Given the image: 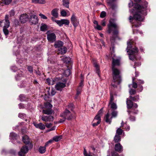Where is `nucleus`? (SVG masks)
Instances as JSON below:
<instances>
[{
    "label": "nucleus",
    "instance_id": "f257e3e1",
    "mask_svg": "<svg viewBox=\"0 0 156 156\" xmlns=\"http://www.w3.org/2000/svg\"><path fill=\"white\" fill-rule=\"evenodd\" d=\"M119 60L113 59L112 67L113 80L112 85L114 87H116L117 85L119 84L121 81L120 71L118 69L115 68V66H119Z\"/></svg>",
    "mask_w": 156,
    "mask_h": 156
},
{
    "label": "nucleus",
    "instance_id": "f03ea898",
    "mask_svg": "<svg viewBox=\"0 0 156 156\" xmlns=\"http://www.w3.org/2000/svg\"><path fill=\"white\" fill-rule=\"evenodd\" d=\"M148 3L146 1L144 2L142 4V5L136 3L134 6V8L136 10V14L134 15L133 18L136 20L140 21L143 20L144 18L141 16L139 13H140L144 15H146V10L147 7Z\"/></svg>",
    "mask_w": 156,
    "mask_h": 156
},
{
    "label": "nucleus",
    "instance_id": "7ed1b4c3",
    "mask_svg": "<svg viewBox=\"0 0 156 156\" xmlns=\"http://www.w3.org/2000/svg\"><path fill=\"white\" fill-rule=\"evenodd\" d=\"M133 41L132 40H129L127 41V47L126 51L129 55V59L133 60L136 58V55L138 52V49L137 47H135L132 48V45L133 44Z\"/></svg>",
    "mask_w": 156,
    "mask_h": 156
},
{
    "label": "nucleus",
    "instance_id": "20e7f679",
    "mask_svg": "<svg viewBox=\"0 0 156 156\" xmlns=\"http://www.w3.org/2000/svg\"><path fill=\"white\" fill-rule=\"evenodd\" d=\"M138 106L136 103H134L133 104L132 107L131 109L128 110L127 111L129 116V119L131 121H134L136 120L135 115L138 113L137 109H135L138 108Z\"/></svg>",
    "mask_w": 156,
    "mask_h": 156
},
{
    "label": "nucleus",
    "instance_id": "39448f33",
    "mask_svg": "<svg viewBox=\"0 0 156 156\" xmlns=\"http://www.w3.org/2000/svg\"><path fill=\"white\" fill-rule=\"evenodd\" d=\"M108 27V32L109 34H110L112 31L113 32L114 35H117L118 34V31L117 30L118 27L115 23L109 21Z\"/></svg>",
    "mask_w": 156,
    "mask_h": 156
},
{
    "label": "nucleus",
    "instance_id": "423d86ee",
    "mask_svg": "<svg viewBox=\"0 0 156 156\" xmlns=\"http://www.w3.org/2000/svg\"><path fill=\"white\" fill-rule=\"evenodd\" d=\"M102 110L101 109L95 116L92 122V125L94 127L98 126L101 122V117L102 115Z\"/></svg>",
    "mask_w": 156,
    "mask_h": 156
},
{
    "label": "nucleus",
    "instance_id": "0eeeda50",
    "mask_svg": "<svg viewBox=\"0 0 156 156\" xmlns=\"http://www.w3.org/2000/svg\"><path fill=\"white\" fill-rule=\"evenodd\" d=\"M44 106L45 108L42 110L43 113L48 115L52 114L53 112L51 109L52 107V105L50 103L47 102L45 103Z\"/></svg>",
    "mask_w": 156,
    "mask_h": 156
},
{
    "label": "nucleus",
    "instance_id": "6e6552de",
    "mask_svg": "<svg viewBox=\"0 0 156 156\" xmlns=\"http://www.w3.org/2000/svg\"><path fill=\"white\" fill-rule=\"evenodd\" d=\"M113 95L112 94H110V97L109 101L108 103V106L111 109H109L110 110H116L117 108V105L115 103L113 102L114 100Z\"/></svg>",
    "mask_w": 156,
    "mask_h": 156
},
{
    "label": "nucleus",
    "instance_id": "1a4fd4ad",
    "mask_svg": "<svg viewBox=\"0 0 156 156\" xmlns=\"http://www.w3.org/2000/svg\"><path fill=\"white\" fill-rule=\"evenodd\" d=\"M60 116L68 120H70L73 118L72 113L67 109H66L65 111L60 114Z\"/></svg>",
    "mask_w": 156,
    "mask_h": 156
},
{
    "label": "nucleus",
    "instance_id": "9d476101",
    "mask_svg": "<svg viewBox=\"0 0 156 156\" xmlns=\"http://www.w3.org/2000/svg\"><path fill=\"white\" fill-rule=\"evenodd\" d=\"M49 31L47 32V38L48 41L51 42H53L56 40V36L54 33H48Z\"/></svg>",
    "mask_w": 156,
    "mask_h": 156
},
{
    "label": "nucleus",
    "instance_id": "9b49d317",
    "mask_svg": "<svg viewBox=\"0 0 156 156\" xmlns=\"http://www.w3.org/2000/svg\"><path fill=\"white\" fill-rule=\"evenodd\" d=\"M29 20L30 22L32 24H36L38 23V17L35 15H32L30 16Z\"/></svg>",
    "mask_w": 156,
    "mask_h": 156
},
{
    "label": "nucleus",
    "instance_id": "f8f14e48",
    "mask_svg": "<svg viewBox=\"0 0 156 156\" xmlns=\"http://www.w3.org/2000/svg\"><path fill=\"white\" fill-rule=\"evenodd\" d=\"M23 141L25 144H29L30 149H31L33 147V144L30 142L29 138L27 136L25 135L23 137Z\"/></svg>",
    "mask_w": 156,
    "mask_h": 156
},
{
    "label": "nucleus",
    "instance_id": "ddd939ff",
    "mask_svg": "<svg viewBox=\"0 0 156 156\" xmlns=\"http://www.w3.org/2000/svg\"><path fill=\"white\" fill-rule=\"evenodd\" d=\"M66 80H64V83L58 82L55 85V89L58 90H61L62 89L66 86Z\"/></svg>",
    "mask_w": 156,
    "mask_h": 156
},
{
    "label": "nucleus",
    "instance_id": "4468645a",
    "mask_svg": "<svg viewBox=\"0 0 156 156\" xmlns=\"http://www.w3.org/2000/svg\"><path fill=\"white\" fill-rule=\"evenodd\" d=\"M71 21L75 27L78 26L79 24V21L74 14L72 15L71 18Z\"/></svg>",
    "mask_w": 156,
    "mask_h": 156
},
{
    "label": "nucleus",
    "instance_id": "2eb2a0df",
    "mask_svg": "<svg viewBox=\"0 0 156 156\" xmlns=\"http://www.w3.org/2000/svg\"><path fill=\"white\" fill-rule=\"evenodd\" d=\"M2 23H4L3 27L9 28L10 26V22L9 20V16L8 15L5 16V20H2Z\"/></svg>",
    "mask_w": 156,
    "mask_h": 156
},
{
    "label": "nucleus",
    "instance_id": "dca6fc26",
    "mask_svg": "<svg viewBox=\"0 0 156 156\" xmlns=\"http://www.w3.org/2000/svg\"><path fill=\"white\" fill-rule=\"evenodd\" d=\"M29 150L28 147L24 146L21 148L20 151L19 152V155L20 156H24L25 154L27 153Z\"/></svg>",
    "mask_w": 156,
    "mask_h": 156
},
{
    "label": "nucleus",
    "instance_id": "f3484780",
    "mask_svg": "<svg viewBox=\"0 0 156 156\" xmlns=\"http://www.w3.org/2000/svg\"><path fill=\"white\" fill-rule=\"evenodd\" d=\"M41 119L44 122H50L53 120V117L51 115L45 116L43 115Z\"/></svg>",
    "mask_w": 156,
    "mask_h": 156
},
{
    "label": "nucleus",
    "instance_id": "a211bd4d",
    "mask_svg": "<svg viewBox=\"0 0 156 156\" xmlns=\"http://www.w3.org/2000/svg\"><path fill=\"white\" fill-rule=\"evenodd\" d=\"M114 148L115 151L120 153L123 151V147L120 143L116 144L115 145Z\"/></svg>",
    "mask_w": 156,
    "mask_h": 156
},
{
    "label": "nucleus",
    "instance_id": "6ab92c4d",
    "mask_svg": "<svg viewBox=\"0 0 156 156\" xmlns=\"http://www.w3.org/2000/svg\"><path fill=\"white\" fill-rule=\"evenodd\" d=\"M28 16L27 14H23L20 15V20L22 23H24L28 20Z\"/></svg>",
    "mask_w": 156,
    "mask_h": 156
},
{
    "label": "nucleus",
    "instance_id": "aec40b11",
    "mask_svg": "<svg viewBox=\"0 0 156 156\" xmlns=\"http://www.w3.org/2000/svg\"><path fill=\"white\" fill-rule=\"evenodd\" d=\"M110 110H108V113L105 116V119L106 122L108 123L109 124H110L112 122V118L111 117L110 118Z\"/></svg>",
    "mask_w": 156,
    "mask_h": 156
},
{
    "label": "nucleus",
    "instance_id": "412c9836",
    "mask_svg": "<svg viewBox=\"0 0 156 156\" xmlns=\"http://www.w3.org/2000/svg\"><path fill=\"white\" fill-rule=\"evenodd\" d=\"M59 9L55 8L52 10L51 12V15L55 18H57L58 17V11Z\"/></svg>",
    "mask_w": 156,
    "mask_h": 156
},
{
    "label": "nucleus",
    "instance_id": "4be33fe9",
    "mask_svg": "<svg viewBox=\"0 0 156 156\" xmlns=\"http://www.w3.org/2000/svg\"><path fill=\"white\" fill-rule=\"evenodd\" d=\"M34 124L36 127L39 128L41 130H43L45 129V126L42 123H40L38 124L34 123Z\"/></svg>",
    "mask_w": 156,
    "mask_h": 156
},
{
    "label": "nucleus",
    "instance_id": "5701e85b",
    "mask_svg": "<svg viewBox=\"0 0 156 156\" xmlns=\"http://www.w3.org/2000/svg\"><path fill=\"white\" fill-rule=\"evenodd\" d=\"M133 102L132 101L128 98L126 100L127 107L128 109H130L132 108L133 105Z\"/></svg>",
    "mask_w": 156,
    "mask_h": 156
},
{
    "label": "nucleus",
    "instance_id": "b1692460",
    "mask_svg": "<svg viewBox=\"0 0 156 156\" xmlns=\"http://www.w3.org/2000/svg\"><path fill=\"white\" fill-rule=\"evenodd\" d=\"M93 64L94 67H95L97 73L99 76V65L97 64V62L95 60H93Z\"/></svg>",
    "mask_w": 156,
    "mask_h": 156
},
{
    "label": "nucleus",
    "instance_id": "393cba45",
    "mask_svg": "<svg viewBox=\"0 0 156 156\" xmlns=\"http://www.w3.org/2000/svg\"><path fill=\"white\" fill-rule=\"evenodd\" d=\"M63 42L61 41H58L55 42L54 44V46L56 48H60L63 45Z\"/></svg>",
    "mask_w": 156,
    "mask_h": 156
},
{
    "label": "nucleus",
    "instance_id": "a878e982",
    "mask_svg": "<svg viewBox=\"0 0 156 156\" xmlns=\"http://www.w3.org/2000/svg\"><path fill=\"white\" fill-rule=\"evenodd\" d=\"M121 138L120 136L117 134H115L114 138L113 141L115 143H119V142L121 141Z\"/></svg>",
    "mask_w": 156,
    "mask_h": 156
},
{
    "label": "nucleus",
    "instance_id": "bb28decb",
    "mask_svg": "<svg viewBox=\"0 0 156 156\" xmlns=\"http://www.w3.org/2000/svg\"><path fill=\"white\" fill-rule=\"evenodd\" d=\"M62 5L65 7L69 8V0H62Z\"/></svg>",
    "mask_w": 156,
    "mask_h": 156
},
{
    "label": "nucleus",
    "instance_id": "cd10ccee",
    "mask_svg": "<svg viewBox=\"0 0 156 156\" xmlns=\"http://www.w3.org/2000/svg\"><path fill=\"white\" fill-rule=\"evenodd\" d=\"M32 2L35 4H44L46 3L45 0H32Z\"/></svg>",
    "mask_w": 156,
    "mask_h": 156
},
{
    "label": "nucleus",
    "instance_id": "c85d7f7f",
    "mask_svg": "<svg viewBox=\"0 0 156 156\" xmlns=\"http://www.w3.org/2000/svg\"><path fill=\"white\" fill-rule=\"evenodd\" d=\"M46 149L45 147L41 146L38 149V151L41 154H43L45 152Z\"/></svg>",
    "mask_w": 156,
    "mask_h": 156
},
{
    "label": "nucleus",
    "instance_id": "c756f323",
    "mask_svg": "<svg viewBox=\"0 0 156 156\" xmlns=\"http://www.w3.org/2000/svg\"><path fill=\"white\" fill-rule=\"evenodd\" d=\"M129 98L131 100L134 101H137L139 99V95H136L134 97H132V96H129Z\"/></svg>",
    "mask_w": 156,
    "mask_h": 156
},
{
    "label": "nucleus",
    "instance_id": "7c9ffc66",
    "mask_svg": "<svg viewBox=\"0 0 156 156\" xmlns=\"http://www.w3.org/2000/svg\"><path fill=\"white\" fill-rule=\"evenodd\" d=\"M55 81L53 79L51 80L49 78H48L46 80V83L49 85H52L55 83Z\"/></svg>",
    "mask_w": 156,
    "mask_h": 156
},
{
    "label": "nucleus",
    "instance_id": "2f4dec72",
    "mask_svg": "<svg viewBox=\"0 0 156 156\" xmlns=\"http://www.w3.org/2000/svg\"><path fill=\"white\" fill-rule=\"evenodd\" d=\"M111 112V115L112 118L116 117L117 115L118 112L116 110H110Z\"/></svg>",
    "mask_w": 156,
    "mask_h": 156
},
{
    "label": "nucleus",
    "instance_id": "473e14b6",
    "mask_svg": "<svg viewBox=\"0 0 156 156\" xmlns=\"http://www.w3.org/2000/svg\"><path fill=\"white\" fill-rule=\"evenodd\" d=\"M70 74V71L69 69H67L63 73V75L67 77Z\"/></svg>",
    "mask_w": 156,
    "mask_h": 156
},
{
    "label": "nucleus",
    "instance_id": "72a5a7b5",
    "mask_svg": "<svg viewBox=\"0 0 156 156\" xmlns=\"http://www.w3.org/2000/svg\"><path fill=\"white\" fill-rule=\"evenodd\" d=\"M135 80V78L134 77H133L132 78V87L134 88H136L137 87V83L134 82V80Z\"/></svg>",
    "mask_w": 156,
    "mask_h": 156
},
{
    "label": "nucleus",
    "instance_id": "f704fd0d",
    "mask_svg": "<svg viewBox=\"0 0 156 156\" xmlns=\"http://www.w3.org/2000/svg\"><path fill=\"white\" fill-rule=\"evenodd\" d=\"M59 52L61 53V54H63L65 53L67 51V49L65 47H64L62 48H61L59 50Z\"/></svg>",
    "mask_w": 156,
    "mask_h": 156
},
{
    "label": "nucleus",
    "instance_id": "c9c22d12",
    "mask_svg": "<svg viewBox=\"0 0 156 156\" xmlns=\"http://www.w3.org/2000/svg\"><path fill=\"white\" fill-rule=\"evenodd\" d=\"M62 138V136H57L54 137L53 140L56 142H57L61 140Z\"/></svg>",
    "mask_w": 156,
    "mask_h": 156
},
{
    "label": "nucleus",
    "instance_id": "e433bc0d",
    "mask_svg": "<svg viewBox=\"0 0 156 156\" xmlns=\"http://www.w3.org/2000/svg\"><path fill=\"white\" fill-rule=\"evenodd\" d=\"M62 24L69 25V21L67 19H62Z\"/></svg>",
    "mask_w": 156,
    "mask_h": 156
},
{
    "label": "nucleus",
    "instance_id": "4c0bfd02",
    "mask_svg": "<svg viewBox=\"0 0 156 156\" xmlns=\"http://www.w3.org/2000/svg\"><path fill=\"white\" fill-rule=\"evenodd\" d=\"M41 30L42 31H45L47 30V26L45 24H42L41 27Z\"/></svg>",
    "mask_w": 156,
    "mask_h": 156
},
{
    "label": "nucleus",
    "instance_id": "58836bf2",
    "mask_svg": "<svg viewBox=\"0 0 156 156\" xmlns=\"http://www.w3.org/2000/svg\"><path fill=\"white\" fill-rule=\"evenodd\" d=\"M122 132L123 130L122 129L120 128H118L116 130V134L120 136L122 134Z\"/></svg>",
    "mask_w": 156,
    "mask_h": 156
},
{
    "label": "nucleus",
    "instance_id": "ea45409f",
    "mask_svg": "<svg viewBox=\"0 0 156 156\" xmlns=\"http://www.w3.org/2000/svg\"><path fill=\"white\" fill-rule=\"evenodd\" d=\"M8 28H5V27H3V32L5 36H7L9 34V31L7 29Z\"/></svg>",
    "mask_w": 156,
    "mask_h": 156
},
{
    "label": "nucleus",
    "instance_id": "a19ab883",
    "mask_svg": "<svg viewBox=\"0 0 156 156\" xmlns=\"http://www.w3.org/2000/svg\"><path fill=\"white\" fill-rule=\"evenodd\" d=\"M62 59L64 62L67 63L69 62L70 58L69 57H64Z\"/></svg>",
    "mask_w": 156,
    "mask_h": 156
},
{
    "label": "nucleus",
    "instance_id": "79ce46f5",
    "mask_svg": "<svg viewBox=\"0 0 156 156\" xmlns=\"http://www.w3.org/2000/svg\"><path fill=\"white\" fill-rule=\"evenodd\" d=\"M129 93L131 95H134L136 93V91L134 89H130L129 91Z\"/></svg>",
    "mask_w": 156,
    "mask_h": 156
},
{
    "label": "nucleus",
    "instance_id": "37998d69",
    "mask_svg": "<svg viewBox=\"0 0 156 156\" xmlns=\"http://www.w3.org/2000/svg\"><path fill=\"white\" fill-rule=\"evenodd\" d=\"M55 21L59 26L61 27L62 26V20H55Z\"/></svg>",
    "mask_w": 156,
    "mask_h": 156
},
{
    "label": "nucleus",
    "instance_id": "c03bdc74",
    "mask_svg": "<svg viewBox=\"0 0 156 156\" xmlns=\"http://www.w3.org/2000/svg\"><path fill=\"white\" fill-rule=\"evenodd\" d=\"M83 154L84 156H92V155L90 153H89L88 154L87 153V151L85 148H84Z\"/></svg>",
    "mask_w": 156,
    "mask_h": 156
},
{
    "label": "nucleus",
    "instance_id": "a18cd8bd",
    "mask_svg": "<svg viewBox=\"0 0 156 156\" xmlns=\"http://www.w3.org/2000/svg\"><path fill=\"white\" fill-rule=\"evenodd\" d=\"M83 154L84 156H92V155L90 153H89L88 154L87 153V151L85 148H84Z\"/></svg>",
    "mask_w": 156,
    "mask_h": 156
},
{
    "label": "nucleus",
    "instance_id": "49530a36",
    "mask_svg": "<svg viewBox=\"0 0 156 156\" xmlns=\"http://www.w3.org/2000/svg\"><path fill=\"white\" fill-rule=\"evenodd\" d=\"M55 90L54 89H51V94H50V93L49 92V91H48V94L49 95H50L51 94L52 96L54 95L55 94Z\"/></svg>",
    "mask_w": 156,
    "mask_h": 156
},
{
    "label": "nucleus",
    "instance_id": "de8ad7c7",
    "mask_svg": "<svg viewBox=\"0 0 156 156\" xmlns=\"http://www.w3.org/2000/svg\"><path fill=\"white\" fill-rule=\"evenodd\" d=\"M16 136V135L15 133H10L9 136L10 138H11L12 139H15Z\"/></svg>",
    "mask_w": 156,
    "mask_h": 156
},
{
    "label": "nucleus",
    "instance_id": "09e8293b",
    "mask_svg": "<svg viewBox=\"0 0 156 156\" xmlns=\"http://www.w3.org/2000/svg\"><path fill=\"white\" fill-rule=\"evenodd\" d=\"M106 15V12L105 11H102L101 12L100 16L101 18H103L105 17Z\"/></svg>",
    "mask_w": 156,
    "mask_h": 156
},
{
    "label": "nucleus",
    "instance_id": "8fccbe9b",
    "mask_svg": "<svg viewBox=\"0 0 156 156\" xmlns=\"http://www.w3.org/2000/svg\"><path fill=\"white\" fill-rule=\"evenodd\" d=\"M61 14L62 16H66L67 13L65 10H62L61 12Z\"/></svg>",
    "mask_w": 156,
    "mask_h": 156
},
{
    "label": "nucleus",
    "instance_id": "3c124183",
    "mask_svg": "<svg viewBox=\"0 0 156 156\" xmlns=\"http://www.w3.org/2000/svg\"><path fill=\"white\" fill-rule=\"evenodd\" d=\"M137 83H138V85H140L141 84H143L144 83V81L142 80L137 79Z\"/></svg>",
    "mask_w": 156,
    "mask_h": 156
},
{
    "label": "nucleus",
    "instance_id": "603ef678",
    "mask_svg": "<svg viewBox=\"0 0 156 156\" xmlns=\"http://www.w3.org/2000/svg\"><path fill=\"white\" fill-rule=\"evenodd\" d=\"M82 88L81 87H78L77 90V93L76 94L77 95H79L81 92Z\"/></svg>",
    "mask_w": 156,
    "mask_h": 156
},
{
    "label": "nucleus",
    "instance_id": "864d4df0",
    "mask_svg": "<svg viewBox=\"0 0 156 156\" xmlns=\"http://www.w3.org/2000/svg\"><path fill=\"white\" fill-rule=\"evenodd\" d=\"M112 156H123L122 155L120 156L117 152L114 151L112 152Z\"/></svg>",
    "mask_w": 156,
    "mask_h": 156
},
{
    "label": "nucleus",
    "instance_id": "5fc2aeb1",
    "mask_svg": "<svg viewBox=\"0 0 156 156\" xmlns=\"http://www.w3.org/2000/svg\"><path fill=\"white\" fill-rule=\"evenodd\" d=\"M39 16L41 17L44 20H46L47 19V17L44 15L42 13H40L39 14Z\"/></svg>",
    "mask_w": 156,
    "mask_h": 156
},
{
    "label": "nucleus",
    "instance_id": "6e6d98bb",
    "mask_svg": "<svg viewBox=\"0 0 156 156\" xmlns=\"http://www.w3.org/2000/svg\"><path fill=\"white\" fill-rule=\"evenodd\" d=\"M20 100L22 101L25 100V96L23 94H21L19 96Z\"/></svg>",
    "mask_w": 156,
    "mask_h": 156
},
{
    "label": "nucleus",
    "instance_id": "4d7b16f0",
    "mask_svg": "<svg viewBox=\"0 0 156 156\" xmlns=\"http://www.w3.org/2000/svg\"><path fill=\"white\" fill-rule=\"evenodd\" d=\"M12 0H5L4 3L6 5H9L12 2Z\"/></svg>",
    "mask_w": 156,
    "mask_h": 156
},
{
    "label": "nucleus",
    "instance_id": "13d9d810",
    "mask_svg": "<svg viewBox=\"0 0 156 156\" xmlns=\"http://www.w3.org/2000/svg\"><path fill=\"white\" fill-rule=\"evenodd\" d=\"M95 28L98 30H102V27H101L99 25H96V26L94 27Z\"/></svg>",
    "mask_w": 156,
    "mask_h": 156
},
{
    "label": "nucleus",
    "instance_id": "bf43d9fd",
    "mask_svg": "<svg viewBox=\"0 0 156 156\" xmlns=\"http://www.w3.org/2000/svg\"><path fill=\"white\" fill-rule=\"evenodd\" d=\"M15 11L13 10H12L9 12V14L11 16H14L15 15Z\"/></svg>",
    "mask_w": 156,
    "mask_h": 156
},
{
    "label": "nucleus",
    "instance_id": "052dcab7",
    "mask_svg": "<svg viewBox=\"0 0 156 156\" xmlns=\"http://www.w3.org/2000/svg\"><path fill=\"white\" fill-rule=\"evenodd\" d=\"M143 89V87L141 85H138V87L137 90H139V91L141 92Z\"/></svg>",
    "mask_w": 156,
    "mask_h": 156
},
{
    "label": "nucleus",
    "instance_id": "680f3d73",
    "mask_svg": "<svg viewBox=\"0 0 156 156\" xmlns=\"http://www.w3.org/2000/svg\"><path fill=\"white\" fill-rule=\"evenodd\" d=\"M68 108L71 110H72L73 109V105L72 104H70L68 105Z\"/></svg>",
    "mask_w": 156,
    "mask_h": 156
},
{
    "label": "nucleus",
    "instance_id": "e2e57ef3",
    "mask_svg": "<svg viewBox=\"0 0 156 156\" xmlns=\"http://www.w3.org/2000/svg\"><path fill=\"white\" fill-rule=\"evenodd\" d=\"M27 69L28 71L31 73H32L33 72V68L31 66H28Z\"/></svg>",
    "mask_w": 156,
    "mask_h": 156
},
{
    "label": "nucleus",
    "instance_id": "0e129e2a",
    "mask_svg": "<svg viewBox=\"0 0 156 156\" xmlns=\"http://www.w3.org/2000/svg\"><path fill=\"white\" fill-rule=\"evenodd\" d=\"M141 65V63L140 62H135L134 65V68H135L136 66H140Z\"/></svg>",
    "mask_w": 156,
    "mask_h": 156
},
{
    "label": "nucleus",
    "instance_id": "69168bd1",
    "mask_svg": "<svg viewBox=\"0 0 156 156\" xmlns=\"http://www.w3.org/2000/svg\"><path fill=\"white\" fill-rule=\"evenodd\" d=\"M101 25L103 26H105L106 25V22L105 20H103L101 22Z\"/></svg>",
    "mask_w": 156,
    "mask_h": 156
},
{
    "label": "nucleus",
    "instance_id": "338daca9",
    "mask_svg": "<svg viewBox=\"0 0 156 156\" xmlns=\"http://www.w3.org/2000/svg\"><path fill=\"white\" fill-rule=\"evenodd\" d=\"M65 120H66V119L64 118H63L62 119H60L59 120V122L60 123L63 122L65 121Z\"/></svg>",
    "mask_w": 156,
    "mask_h": 156
},
{
    "label": "nucleus",
    "instance_id": "774afa93",
    "mask_svg": "<svg viewBox=\"0 0 156 156\" xmlns=\"http://www.w3.org/2000/svg\"><path fill=\"white\" fill-rule=\"evenodd\" d=\"M45 125L47 128H49L52 125V124L51 123H49V124L47 123Z\"/></svg>",
    "mask_w": 156,
    "mask_h": 156
}]
</instances>
